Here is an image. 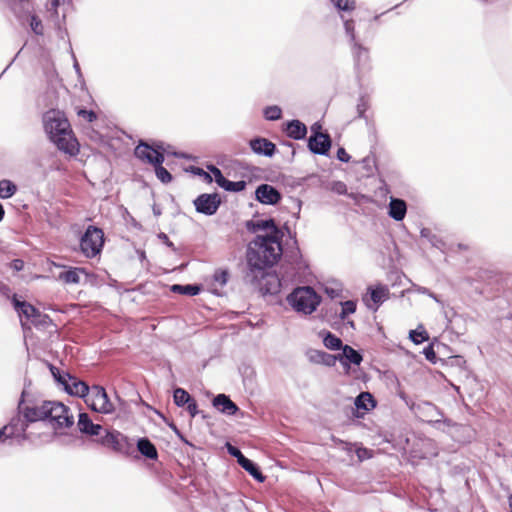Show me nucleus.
<instances>
[{"mask_svg":"<svg viewBox=\"0 0 512 512\" xmlns=\"http://www.w3.org/2000/svg\"><path fill=\"white\" fill-rule=\"evenodd\" d=\"M277 235H257L247 248V270L245 281L258 285L269 275L268 268L274 266L282 256L283 250Z\"/></svg>","mask_w":512,"mask_h":512,"instance_id":"1","label":"nucleus"},{"mask_svg":"<svg viewBox=\"0 0 512 512\" xmlns=\"http://www.w3.org/2000/svg\"><path fill=\"white\" fill-rule=\"evenodd\" d=\"M44 130L49 139L60 151L69 155H76L79 151V144L71 129L70 123L65 114L56 109H51L43 115Z\"/></svg>","mask_w":512,"mask_h":512,"instance_id":"2","label":"nucleus"},{"mask_svg":"<svg viewBox=\"0 0 512 512\" xmlns=\"http://www.w3.org/2000/svg\"><path fill=\"white\" fill-rule=\"evenodd\" d=\"M289 305L298 313L312 314L321 302V297L310 286L295 288L288 296Z\"/></svg>","mask_w":512,"mask_h":512,"instance_id":"3","label":"nucleus"},{"mask_svg":"<svg viewBox=\"0 0 512 512\" xmlns=\"http://www.w3.org/2000/svg\"><path fill=\"white\" fill-rule=\"evenodd\" d=\"M46 407V421L49 422L55 431L73 426L74 417L69 407L57 401H46Z\"/></svg>","mask_w":512,"mask_h":512,"instance_id":"4","label":"nucleus"},{"mask_svg":"<svg viewBox=\"0 0 512 512\" xmlns=\"http://www.w3.org/2000/svg\"><path fill=\"white\" fill-rule=\"evenodd\" d=\"M345 36L348 38L351 51L356 63L365 64L369 58V50L362 45L356 35V21L353 18H348L346 15H341Z\"/></svg>","mask_w":512,"mask_h":512,"instance_id":"5","label":"nucleus"},{"mask_svg":"<svg viewBox=\"0 0 512 512\" xmlns=\"http://www.w3.org/2000/svg\"><path fill=\"white\" fill-rule=\"evenodd\" d=\"M104 244V233L100 228L88 226L80 240L81 252L88 258L98 255Z\"/></svg>","mask_w":512,"mask_h":512,"instance_id":"6","label":"nucleus"},{"mask_svg":"<svg viewBox=\"0 0 512 512\" xmlns=\"http://www.w3.org/2000/svg\"><path fill=\"white\" fill-rule=\"evenodd\" d=\"M85 402L92 410L102 414H110L115 410L113 403L109 400L102 386H92Z\"/></svg>","mask_w":512,"mask_h":512,"instance_id":"7","label":"nucleus"},{"mask_svg":"<svg viewBox=\"0 0 512 512\" xmlns=\"http://www.w3.org/2000/svg\"><path fill=\"white\" fill-rule=\"evenodd\" d=\"M319 129L321 126L317 123L312 126L313 134L308 139V148L314 154L327 155L331 147V139L328 134L319 132Z\"/></svg>","mask_w":512,"mask_h":512,"instance_id":"8","label":"nucleus"},{"mask_svg":"<svg viewBox=\"0 0 512 512\" xmlns=\"http://www.w3.org/2000/svg\"><path fill=\"white\" fill-rule=\"evenodd\" d=\"M221 199L218 194H201L194 200V206L198 213L211 216L220 206Z\"/></svg>","mask_w":512,"mask_h":512,"instance_id":"9","label":"nucleus"},{"mask_svg":"<svg viewBox=\"0 0 512 512\" xmlns=\"http://www.w3.org/2000/svg\"><path fill=\"white\" fill-rule=\"evenodd\" d=\"M98 442L102 446L111 448L116 452H124L128 444L127 437L118 431L106 432V434L102 436Z\"/></svg>","mask_w":512,"mask_h":512,"instance_id":"10","label":"nucleus"},{"mask_svg":"<svg viewBox=\"0 0 512 512\" xmlns=\"http://www.w3.org/2000/svg\"><path fill=\"white\" fill-rule=\"evenodd\" d=\"M370 295L364 296L363 301L366 306L373 311H377L379 306L388 298L389 290L384 285H378L375 288H369Z\"/></svg>","mask_w":512,"mask_h":512,"instance_id":"11","label":"nucleus"},{"mask_svg":"<svg viewBox=\"0 0 512 512\" xmlns=\"http://www.w3.org/2000/svg\"><path fill=\"white\" fill-rule=\"evenodd\" d=\"M135 155L137 158L146 161L153 166L164 162V155L161 152L144 143H140L135 148Z\"/></svg>","mask_w":512,"mask_h":512,"instance_id":"12","label":"nucleus"},{"mask_svg":"<svg viewBox=\"0 0 512 512\" xmlns=\"http://www.w3.org/2000/svg\"><path fill=\"white\" fill-rule=\"evenodd\" d=\"M256 199L266 205H275L281 200L280 192L269 184H261L255 191Z\"/></svg>","mask_w":512,"mask_h":512,"instance_id":"13","label":"nucleus"},{"mask_svg":"<svg viewBox=\"0 0 512 512\" xmlns=\"http://www.w3.org/2000/svg\"><path fill=\"white\" fill-rule=\"evenodd\" d=\"M23 400L19 403V408L22 410L24 418L28 422H36V421H46L47 413H46V401H43L41 404H36L32 406H22Z\"/></svg>","mask_w":512,"mask_h":512,"instance_id":"14","label":"nucleus"},{"mask_svg":"<svg viewBox=\"0 0 512 512\" xmlns=\"http://www.w3.org/2000/svg\"><path fill=\"white\" fill-rule=\"evenodd\" d=\"M69 395L86 398L90 392L88 384L75 376L70 375L63 388Z\"/></svg>","mask_w":512,"mask_h":512,"instance_id":"15","label":"nucleus"},{"mask_svg":"<svg viewBox=\"0 0 512 512\" xmlns=\"http://www.w3.org/2000/svg\"><path fill=\"white\" fill-rule=\"evenodd\" d=\"M306 357L311 363L322 364L328 367L334 366L338 359L336 355L317 349H308L306 351Z\"/></svg>","mask_w":512,"mask_h":512,"instance_id":"16","label":"nucleus"},{"mask_svg":"<svg viewBox=\"0 0 512 512\" xmlns=\"http://www.w3.org/2000/svg\"><path fill=\"white\" fill-rule=\"evenodd\" d=\"M252 151L258 155L271 157L274 155L276 146L266 138L257 137L250 141Z\"/></svg>","mask_w":512,"mask_h":512,"instance_id":"17","label":"nucleus"},{"mask_svg":"<svg viewBox=\"0 0 512 512\" xmlns=\"http://www.w3.org/2000/svg\"><path fill=\"white\" fill-rule=\"evenodd\" d=\"M77 426L81 433L89 436H98L103 429L100 424H94L87 413L79 414Z\"/></svg>","mask_w":512,"mask_h":512,"instance_id":"18","label":"nucleus"},{"mask_svg":"<svg viewBox=\"0 0 512 512\" xmlns=\"http://www.w3.org/2000/svg\"><path fill=\"white\" fill-rule=\"evenodd\" d=\"M247 228L252 232L267 231L268 233L266 235H277V237H281V232L276 227L273 219L249 221Z\"/></svg>","mask_w":512,"mask_h":512,"instance_id":"19","label":"nucleus"},{"mask_svg":"<svg viewBox=\"0 0 512 512\" xmlns=\"http://www.w3.org/2000/svg\"><path fill=\"white\" fill-rule=\"evenodd\" d=\"M212 403L219 412L226 415H234L239 410L238 406L225 394L215 396Z\"/></svg>","mask_w":512,"mask_h":512,"instance_id":"20","label":"nucleus"},{"mask_svg":"<svg viewBox=\"0 0 512 512\" xmlns=\"http://www.w3.org/2000/svg\"><path fill=\"white\" fill-rule=\"evenodd\" d=\"M12 303H13L14 309L16 310V312L18 313V315L21 319L22 326L25 325V323L23 322V318H26V320L30 321L32 319V317L35 316V314L38 310L30 303H28L26 301L19 300L16 297V295H14V297L12 299Z\"/></svg>","mask_w":512,"mask_h":512,"instance_id":"21","label":"nucleus"},{"mask_svg":"<svg viewBox=\"0 0 512 512\" xmlns=\"http://www.w3.org/2000/svg\"><path fill=\"white\" fill-rule=\"evenodd\" d=\"M336 356L338 357L337 361H340L344 366H347L348 363L359 365L363 360L362 355L349 345H344L342 353Z\"/></svg>","mask_w":512,"mask_h":512,"instance_id":"22","label":"nucleus"},{"mask_svg":"<svg viewBox=\"0 0 512 512\" xmlns=\"http://www.w3.org/2000/svg\"><path fill=\"white\" fill-rule=\"evenodd\" d=\"M407 212L406 202L399 198H391L389 202V216L396 220L401 221L405 218Z\"/></svg>","mask_w":512,"mask_h":512,"instance_id":"23","label":"nucleus"},{"mask_svg":"<svg viewBox=\"0 0 512 512\" xmlns=\"http://www.w3.org/2000/svg\"><path fill=\"white\" fill-rule=\"evenodd\" d=\"M285 132L290 138L301 140L307 134V127L299 120H291L286 124Z\"/></svg>","mask_w":512,"mask_h":512,"instance_id":"24","label":"nucleus"},{"mask_svg":"<svg viewBox=\"0 0 512 512\" xmlns=\"http://www.w3.org/2000/svg\"><path fill=\"white\" fill-rule=\"evenodd\" d=\"M81 275H86L85 270L83 268L74 267L61 272L59 279L66 284H78L80 283Z\"/></svg>","mask_w":512,"mask_h":512,"instance_id":"25","label":"nucleus"},{"mask_svg":"<svg viewBox=\"0 0 512 512\" xmlns=\"http://www.w3.org/2000/svg\"><path fill=\"white\" fill-rule=\"evenodd\" d=\"M244 470H246L258 482H263L265 477L261 473L259 467L252 460L247 457H241L238 463Z\"/></svg>","mask_w":512,"mask_h":512,"instance_id":"26","label":"nucleus"},{"mask_svg":"<svg viewBox=\"0 0 512 512\" xmlns=\"http://www.w3.org/2000/svg\"><path fill=\"white\" fill-rule=\"evenodd\" d=\"M137 449L143 456L149 459H157L156 447L148 438H140L137 441Z\"/></svg>","mask_w":512,"mask_h":512,"instance_id":"27","label":"nucleus"},{"mask_svg":"<svg viewBox=\"0 0 512 512\" xmlns=\"http://www.w3.org/2000/svg\"><path fill=\"white\" fill-rule=\"evenodd\" d=\"M357 409L369 411L375 407V400L369 392H361L354 401Z\"/></svg>","mask_w":512,"mask_h":512,"instance_id":"28","label":"nucleus"},{"mask_svg":"<svg viewBox=\"0 0 512 512\" xmlns=\"http://www.w3.org/2000/svg\"><path fill=\"white\" fill-rule=\"evenodd\" d=\"M333 3L339 12L340 19L341 15H346L348 18H350L348 13L353 12L357 6L356 0H333Z\"/></svg>","mask_w":512,"mask_h":512,"instance_id":"29","label":"nucleus"},{"mask_svg":"<svg viewBox=\"0 0 512 512\" xmlns=\"http://www.w3.org/2000/svg\"><path fill=\"white\" fill-rule=\"evenodd\" d=\"M420 236L423 239H426L433 247H436L440 250L445 249V243L441 238H439L435 233L432 232L429 228H422L420 231Z\"/></svg>","mask_w":512,"mask_h":512,"instance_id":"30","label":"nucleus"},{"mask_svg":"<svg viewBox=\"0 0 512 512\" xmlns=\"http://www.w3.org/2000/svg\"><path fill=\"white\" fill-rule=\"evenodd\" d=\"M323 344L327 349L330 350H342L343 349V343L342 340L334 335L331 332H326L323 337Z\"/></svg>","mask_w":512,"mask_h":512,"instance_id":"31","label":"nucleus"},{"mask_svg":"<svg viewBox=\"0 0 512 512\" xmlns=\"http://www.w3.org/2000/svg\"><path fill=\"white\" fill-rule=\"evenodd\" d=\"M17 191V186L10 180H0V198L8 199Z\"/></svg>","mask_w":512,"mask_h":512,"instance_id":"32","label":"nucleus"},{"mask_svg":"<svg viewBox=\"0 0 512 512\" xmlns=\"http://www.w3.org/2000/svg\"><path fill=\"white\" fill-rule=\"evenodd\" d=\"M171 291H173L175 293L182 294V295L195 296L200 292V288H199V286L193 285V284H187V285L174 284L171 287Z\"/></svg>","mask_w":512,"mask_h":512,"instance_id":"33","label":"nucleus"},{"mask_svg":"<svg viewBox=\"0 0 512 512\" xmlns=\"http://www.w3.org/2000/svg\"><path fill=\"white\" fill-rule=\"evenodd\" d=\"M246 185V182L243 180L234 182L225 178V180L222 181V185H220V187L223 188L225 191L240 192L246 188Z\"/></svg>","mask_w":512,"mask_h":512,"instance_id":"34","label":"nucleus"},{"mask_svg":"<svg viewBox=\"0 0 512 512\" xmlns=\"http://www.w3.org/2000/svg\"><path fill=\"white\" fill-rule=\"evenodd\" d=\"M173 399L177 406L182 407L186 405L190 400H192V397L186 390L182 388H176L173 393Z\"/></svg>","mask_w":512,"mask_h":512,"instance_id":"35","label":"nucleus"},{"mask_svg":"<svg viewBox=\"0 0 512 512\" xmlns=\"http://www.w3.org/2000/svg\"><path fill=\"white\" fill-rule=\"evenodd\" d=\"M409 338L413 343L421 344L422 342L427 341L429 336L422 326H419L417 329L409 332Z\"/></svg>","mask_w":512,"mask_h":512,"instance_id":"36","label":"nucleus"},{"mask_svg":"<svg viewBox=\"0 0 512 512\" xmlns=\"http://www.w3.org/2000/svg\"><path fill=\"white\" fill-rule=\"evenodd\" d=\"M50 371L54 380L64 388L68 377H70V374L68 372L61 371L59 368L53 365H50Z\"/></svg>","mask_w":512,"mask_h":512,"instance_id":"37","label":"nucleus"},{"mask_svg":"<svg viewBox=\"0 0 512 512\" xmlns=\"http://www.w3.org/2000/svg\"><path fill=\"white\" fill-rule=\"evenodd\" d=\"M265 119L275 121L281 118L282 110L277 105L268 106L263 111Z\"/></svg>","mask_w":512,"mask_h":512,"instance_id":"38","label":"nucleus"},{"mask_svg":"<svg viewBox=\"0 0 512 512\" xmlns=\"http://www.w3.org/2000/svg\"><path fill=\"white\" fill-rule=\"evenodd\" d=\"M341 312L339 317L344 320L350 314H353L356 311V302L353 300H347L341 302Z\"/></svg>","mask_w":512,"mask_h":512,"instance_id":"39","label":"nucleus"},{"mask_svg":"<svg viewBox=\"0 0 512 512\" xmlns=\"http://www.w3.org/2000/svg\"><path fill=\"white\" fill-rule=\"evenodd\" d=\"M30 322L34 326H36V327H43L44 328V327H47L50 324L51 320H50L48 315L43 314L39 310H37L35 316L32 317Z\"/></svg>","mask_w":512,"mask_h":512,"instance_id":"40","label":"nucleus"},{"mask_svg":"<svg viewBox=\"0 0 512 512\" xmlns=\"http://www.w3.org/2000/svg\"><path fill=\"white\" fill-rule=\"evenodd\" d=\"M155 167V174L157 176V178L162 182V183H170L172 181V175L170 174V172L164 168L162 166V164H157L154 166Z\"/></svg>","mask_w":512,"mask_h":512,"instance_id":"41","label":"nucleus"},{"mask_svg":"<svg viewBox=\"0 0 512 512\" xmlns=\"http://www.w3.org/2000/svg\"><path fill=\"white\" fill-rule=\"evenodd\" d=\"M213 278L215 283H217L222 288L228 282L229 272L226 269H218L215 271Z\"/></svg>","mask_w":512,"mask_h":512,"instance_id":"42","label":"nucleus"},{"mask_svg":"<svg viewBox=\"0 0 512 512\" xmlns=\"http://www.w3.org/2000/svg\"><path fill=\"white\" fill-rule=\"evenodd\" d=\"M14 13H20L25 9L27 0H2Z\"/></svg>","mask_w":512,"mask_h":512,"instance_id":"43","label":"nucleus"},{"mask_svg":"<svg viewBox=\"0 0 512 512\" xmlns=\"http://www.w3.org/2000/svg\"><path fill=\"white\" fill-rule=\"evenodd\" d=\"M368 108H369L368 99L365 96H361L359 98L357 106H356L358 117L359 118H364L365 117V112L368 110Z\"/></svg>","mask_w":512,"mask_h":512,"instance_id":"44","label":"nucleus"},{"mask_svg":"<svg viewBox=\"0 0 512 512\" xmlns=\"http://www.w3.org/2000/svg\"><path fill=\"white\" fill-rule=\"evenodd\" d=\"M30 27L32 31L36 35H42L43 34V25L40 18H38L36 15H32L30 18Z\"/></svg>","mask_w":512,"mask_h":512,"instance_id":"45","label":"nucleus"},{"mask_svg":"<svg viewBox=\"0 0 512 512\" xmlns=\"http://www.w3.org/2000/svg\"><path fill=\"white\" fill-rule=\"evenodd\" d=\"M77 114L87 122H93L97 119V115L93 110L79 109Z\"/></svg>","mask_w":512,"mask_h":512,"instance_id":"46","label":"nucleus"},{"mask_svg":"<svg viewBox=\"0 0 512 512\" xmlns=\"http://www.w3.org/2000/svg\"><path fill=\"white\" fill-rule=\"evenodd\" d=\"M208 169L213 174L214 180L217 183V185H222V181L225 180V177L223 176L221 170L214 165L208 166Z\"/></svg>","mask_w":512,"mask_h":512,"instance_id":"47","label":"nucleus"},{"mask_svg":"<svg viewBox=\"0 0 512 512\" xmlns=\"http://www.w3.org/2000/svg\"><path fill=\"white\" fill-rule=\"evenodd\" d=\"M423 354L425 355L427 360H429L430 362L435 363L436 353H435L434 348H433L432 345H428L427 347H425L424 350H423Z\"/></svg>","mask_w":512,"mask_h":512,"instance_id":"48","label":"nucleus"},{"mask_svg":"<svg viewBox=\"0 0 512 512\" xmlns=\"http://www.w3.org/2000/svg\"><path fill=\"white\" fill-rule=\"evenodd\" d=\"M187 411L191 415V417H195L198 413V406L196 401L192 398L187 404Z\"/></svg>","mask_w":512,"mask_h":512,"instance_id":"49","label":"nucleus"},{"mask_svg":"<svg viewBox=\"0 0 512 512\" xmlns=\"http://www.w3.org/2000/svg\"><path fill=\"white\" fill-rule=\"evenodd\" d=\"M337 159L341 162L347 163L350 160V155L346 152L344 148L340 147L337 150Z\"/></svg>","mask_w":512,"mask_h":512,"instance_id":"50","label":"nucleus"},{"mask_svg":"<svg viewBox=\"0 0 512 512\" xmlns=\"http://www.w3.org/2000/svg\"><path fill=\"white\" fill-rule=\"evenodd\" d=\"M408 291L416 292L419 294H425V295H428V293H430V290L428 288L414 284V283L412 284L411 288Z\"/></svg>","mask_w":512,"mask_h":512,"instance_id":"51","label":"nucleus"},{"mask_svg":"<svg viewBox=\"0 0 512 512\" xmlns=\"http://www.w3.org/2000/svg\"><path fill=\"white\" fill-rule=\"evenodd\" d=\"M431 423L438 429L441 428V425L445 424L447 425L448 427H451V426H456L455 423H453L451 420L449 419H444V420H441V419H436V420H433L431 421Z\"/></svg>","mask_w":512,"mask_h":512,"instance_id":"52","label":"nucleus"},{"mask_svg":"<svg viewBox=\"0 0 512 512\" xmlns=\"http://www.w3.org/2000/svg\"><path fill=\"white\" fill-rule=\"evenodd\" d=\"M228 452L230 453V455L237 458L238 463L240 462L241 457H245L238 448H236L232 445H228Z\"/></svg>","mask_w":512,"mask_h":512,"instance_id":"53","label":"nucleus"},{"mask_svg":"<svg viewBox=\"0 0 512 512\" xmlns=\"http://www.w3.org/2000/svg\"><path fill=\"white\" fill-rule=\"evenodd\" d=\"M60 4H61V0H49L47 3V8H48V10L54 11L55 13H57V8L59 7Z\"/></svg>","mask_w":512,"mask_h":512,"instance_id":"54","label":"nucleus"},{"mask_svg":"<svg viewBox=\"0 0 512 512\" xmlns=\"http://www.w3.org/2000/svg\"><path fill=\"white\" fill-rule=\"evenodd\" d=\"M12 266L15 270L19 271L23 268V261L16 259L13 261Z\"/></svg>","mask_w":512,"mask_h":512,"instance_id":"55","label":"nucleus"},{"mask_svg":"<svg viewBox=\"0 0 512 512\" xmlns=\"http://www.w3.org/2000/svg\"><path fill=\"white\" fill-rule=\"evenodd\" d=\"M357 455L360 460H363L364 457H366V456L368 457V450L367 449H358Z\"/></svg>","mask_w":512,"mask_h":512,"instance_id":"56","label":"nucleus"},{"mask_svg":"<svg viewBox=\"0 0 512 512\" xmlns=\"http://www.w3.org/2000/svg\"><path fill=\"white\" fill-rule=\"evenodd\" d=\"M159 238L163 240L169 247L173 246V243L169 241V238L165 233H160Z\"/></svg>","mask_w":512,"mask_h":512,"instance_id":"57","label":"nucleus"},{"mask_svg":"<svg viewBox=\"0 0 512 512\" xmlns=\"http://www.w3.org/2000/svg\"><path fill=\"white\" fill-rule=\"evenodd\" d=\"M430 298H432L436 303L442 305V301L438 298V296L433 293L432 291H430V293H428V295Z\"/></svg>","mask_w":512,"mask_h":512,"instance_id":"58","label":"nucleus"},{"mask_svg":"<svg viewBox=\"0 0 512 512\" xmlns=\"http://www.w3.org/2000/svg\"><path fill=\"white\" fill-rule=\"evenodd\" d=\"M152 210H153V214L155 216H159L162 213L161 208L159 206H157V205H154Z\"/></svg>","mask_w":512,"mask_h":512,"instance_id":"59","label":"nucleus"},{"mask_svg":"<svg viewBox=\"0 0 512 512\" xmlns=\"http://www.w3.org/2000/svg\"><path fill=\"white\" fill-rule=\"evenodd\" d=\"M345 191H346V186L343 183L339 182L338 183L337 192L338 193H344Z\"/></svg>","mask_w":512,"mask_h":512,"instance_id":"60","label":"nucleus"},{"mask_svg":"<svg viewBox=\"0 0 512 512\" xmlns=\"http://www.w3.org/2000/svg\"><path fill=\"white\" fill-rule=\"evenodd\" d=\"M193 172H194V174L199 175V176L202 177L203 176V172H205V171L202 168L195 167V168H193Z\"/></svg>","mask_w":512,"mask_h":512,"instance_id":"61","label":"nucleus"},{"mask_svg":"<svg viewBox=\"0 0 512 512\" xmlns=\"http://www.w3.org/2000/svg\"><path fill=\"white\" fill-rule=\"evenodd\" d=\"M203 179L207 182H212V176L208 172H203Z\"/></svg>","mask_w":512,"mask_h":512,"instance_id":"62","label":"nucleus"},{"mask_svg":"<svg viewBox=\"0 0 512 512\" xmlns=\"http://www.w3.org/2000/svg\"><path fill=\"white\" fill-rule=\"evenodd\" d=\"M4 217V208H3V205L0 203V221L3 219Z\"/></svg>","mask_w":512,"mask_h":512,"instance_id":"63","label":"nucleus"},{"mask_svg":"<svg viewBox=\"0 0 512 512\" xmlns=\"http://www.w3.org/2000/svg\"><path fill=\"white\" fill-rule=\"evenodd\" d=\"M4 435H5V429H0V441L2 440Z\"/></svg>","mask_w":512,"mask_h":512,"instance_id":"64","label":"nucleus"}]
</instances>
